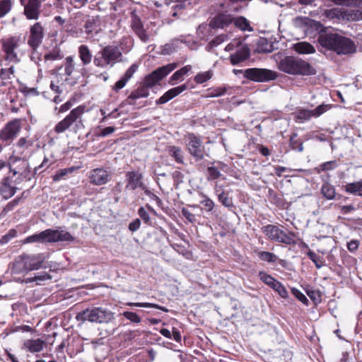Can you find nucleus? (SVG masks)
I'll use <instances>...</instances> for the list:
<instances>
[{
  "mask_svg": "<svg viewBox=\"0 0 362 362\" xmlns=\"http://www.w3.org/2000/svg\"><path fill=\"white\" fill-rule=\"evenodd\" d=\"M228 39L229 36L228 34L223 33L218 35L207 44V45L206 46V50L207 52H213L214 48L217 47L224 42L228 41Z\"/></svg>",
  "mask_w": 362,
  "mask_h": 362,
  "instance_id": "30",
  "label": "nucleus"
},
{
  "mask_svg": "<svg viewBox=\"0 0 362 362\" xmlns=\"http://www.w3.org/2000/svg\"><path fill=\"white\" fill-rule=\"evenodd\" d=\"M78 56L82 62L83 66L88 65L91 62L93 58L88 47L86 45H81L78 47Z\"/></svg>",
  "mask_w": 362,
  "mask_h": 362,
  "instance_id": "29",
  "label": "nucleus"
},
{
  "mask_svg": "<svg viewBox=\"0 0 362 362\" xmlns=\"http://www.w3.org/2000/svg\"><path fill=\"white\" fill-rule=\"evenodd\" d=\"M127 185L126 188L134 190L137 187L142 186V174L138 171H129L126 174Z\"/></svg>",
  "mask_w": 362,
  "mask_h": 362,
  "instance_id": "21",
  "label": "nucleus"
},
{
  "mask_svg": "<svg viewBox=\"0 0 362 362\" xmlns=\"http://www.w3.org/2000/svg\"><path fill=\"white\" fill-rule=\"evenodd\" d=\"M329 108L328 105H320L316 108L312 110L313 117H317L327 111Z\"/></svg>",
  "mask_w": 362,
  "mask_h": 362,
  "instance_id": "58",
  "label": "nucleus"
},
{
  "mask_svg": "<svg viewBox=\"0 0 362 362\" xmlns=\"http://www.w3.org/2000/svg\"><path fill=\"white\" fill-rule=\"evenodd\" d=\"M85 112V105H79L73 109L64 119L56 124L54 127L55 132L57 134L63 133L71 127L76 131L77 129L83 126L82 116Z\"/></svg>",
  "mask_w": 362,
  "mask_h": 362,
  "instance_id": "6",
  "label": "nucleus"
},
{
  "mask_svg": "<svg viewBox=\"0 0 362 362\" xmlns=\"http://www.w3.org/2000/svg\"><path fill=\"white\" fill-rule=\"evenodd\" d=\"M98 19L95 17H91L89 18L85 23L84 28L85 32L87 34H90L94 30H96V28L98 26Z\"/></svg>",
  "mask_w": 362,
  "mask_h": 362,
  "instance_id": "43",
  "label": "nucleus"
},
{
  "mask_svg": "<svg viewBox=\"0 0 362 362\" xmlns=\"http://www.w3.org/2000/svg\"><path fill=\"white\" fill-rule=\"evenodd\" d=\"M212 75H213V74L211 71L201 72V73L197 74L194 76V81L197 83H203L207 81L208 80H209L210 78H211Z\"/></svg>",
  "mask_w": 362,
  "mask_h": 362,
  "instance_id": "49",
  "label": "nucleus"
},
{
  "mask_svg": "<svg viewBox=\"0 0 362 362\" xmlns=\"http://www.w3.org/2000/svg\"><path fill=\"white\" fill-rule=\"evenodd\" d=\"M234 21V16L228 12H221L212 18L209 25L202 24L197 28V33L202 38L204 37V33L208 26L212 29L226 30Z\"/></svg>",
  "mask_w": 362,
  "mask_h": 362,
  "instance_id": "9",
  "label": "nucleus"
},
{
  "mask_svg": "<svg viewBox=\"0 0 362 362\" xmlns=\"http://www.w3.org/2000/svg\"><path fill=\"white\" fill-rule=\"evenodd\" d=\"M127 305L130 307H139V308H153L160 310L165 313H168L169 310L164 307L159 305L158 304L151 303H128Z\"/></svg>",
  "mask_w": 362,
  "mask_h": 362,
  "instance_id": "41",
  "label": "nucleus"
},
{
  "mask_svg": "<svg viewBox=\"0 0 362 362\" xmlns=\"http://www.w3.org/2000/svg\"><path fill=\"white\" fill-rule=\"evenodd\" d=\"M187 86L186 84H182L181 86L173 88L168 90L166 93H164L158 100L156 101V105H161L168 103L171 99L174 98L185 90H187Z\"/></svg>",
  "mask_w": 362,
  "mask_h": 362,
  "instance_id": "22",
  "label": "nucleus"
},
{
  "mask_svg": "<svg viewBox=\"0 0 362 362\" xmlns=\"http://www.w3.org/2000/svg\"><path fill=\"white\" fill-rule=\"evenodd\" d=\"M344 8H333L326 9L322 13V16L329 20H344Z\"/></svg>",
  "mask_w": 362,
  "mask_h": 362,
  "instance_id": "27",
  "label": "nucleus"
},
{
  "mask_svg": "<svg viewBox=\"0 0 362 362\" xmlns=\"http://www.w3.org/2000/svg\"><path fill=\"white\" fill-rule=\"evenodd\" d=\"M16 189H18L16 187L11 185L9 178L6 177L0 187V193L5 199H8L14 195Z\"/></svg>",
  "mask_w": 362,
  "mask_h": 362,
  "instance_id": "28",
  "label": "nucleus"
},
{
  "mask_svg": "<svg viewBox=\"0 0 362 362\" xmlns=\"http://www.w3.org/2000/svg\"><path fill=\"white\" fill-rule=\"evenodd\" d=\"M250 57V49L245 45H241L235 52L230 56V60L233 65H236L245 61Z\"/></svg>",
  "mask_w": 362,
  "mask_h": 362,
  "instance_id": "20",
  "label": "nucleus"
},
{
  "mask_svg": "<svg viewBox=\"0 0 362 362\" xmlns=\"http://www.w3.org/2000/svg\"><path fill=\"white\" fill-rule=\"evenodd\" d=\"M307 256L315 264L316 268L320 269L325 265V259L322 256L316 254L313 250H309Z\"/></svg>",
  "mask_w": 362,
  "mask_h": 362,
  "instance_id": "39",
  "label": "nucleus"
},
{
  "mask_svg": "<svg viewBox=\"0 0 362 362\" xmlns=\"http://www.w3.org/2000/svg\"><path fill=\"white\" fill-rule=\"evenodd\" d=\"M30 170L20 171L18 173V177L13 180L16 185H19L24 180L30 181L31 180Z\"/></svg>",
  "mask_w": 362,
  "mask_h": 362,
  "instance_id": "45",
  "label": "nucleus"
},
{
  "mask_svg": "<svg viewBox=\"0 0 362 362\" xmlns=\"http://www.w3.org/2000/svg\"><path fill=\"white\" fill-rule=\"evenodd\" d=\"M215 192L217 194L219 202H221L223 206L232 211L235 206L233 197L230 195V192L225 190L220 191L218 189H216Z\"/></svg>",
  "mask_w": 362,
  "mask_h": 362,
  "instance_id": "23",
  "label": "nucleus"
},
{
  "mask_svg": "<svg viewBox=\"0 0 362 362\" xmlns=\"http://www.w3.org/2000/svg\"><path fill=\"white\" fill-rule=\"evenodd\" d=\"M295 49L299 54H313L315 52V47L311 44L306 42L296 44Z\"/></svg>",
  "mask_w": 362,
  "mask_h": 362,
  "instance_id": "34",
  "label": "nucleus"
},
{
  "mask_svg": "<svg viewBox=\"0 0 362 362\" xmlns=\"http://www.w3.org/2000/svg\"><path fill=\"white\" fill-rule=\"evenodd\" d=\"M242 45L241 42L238 40H234L227 45L225 47L226 52H232L237 49Z\"/></svg>",
  "mask_w": 362,
  "mask_h": 362,
  "instance_id": "61",
  "label": "nucleus"
},
{
  "mask_svg": "<svg viewBox=\"0 0 362 362\" xmlns=\"http://www.w3.org/2000/svg\"><path fill=\"white\" fill-rule=\"evenodd\" d=\"M277 76L276 72L267 69L249 68L244 71V77L245 78L257 83H266L274 81Z\"/></svg>",
  "mask_w": 362,
  "mask_h": 362,
  "instance_id": "10",
  "label": "nucleus"
},
{
  "mask_svg": "<svg viewBox=\"0 0 362 362\" xmlns=\"http://www.w3.org/2000/svg\"><path fill=\"white\" fill-rule=\"evenodd\" d=\"M112 317L111 312L100 307L86 309L79 312L76 317L78 321H89L95 323L108 322Z\"/></svg>",
  "mask_w": 362,
  "mask_h": 362,
  "instance_id": "8",
  "label": "nucleus"
},
{
  "mask_svg": "<svg viewBox=\"0 0 362 362\" xmlns=\"http://www.w3.org/2000/svg\"><path fill=\"white\" fill-rule=\"evenodd\" d=\"M16 230L13 228H12L11 230H9V232L4 235L1 240H0V243L1 244H6L7 243L11 238H14L16 235Z\"/></svg>",
  "mask_w": 362,
  "mask_h": 362,
  "instance_id": "60",
  "label": "nucleus"
},
{
  "mask_svg": "<svg viewBox=\"0 0 362 362\" xmlns=\"http://www.w3.org/2000/svg\"><path fill=\"white\" fill-rule=\"evenodd\" d=\"M337 167L336 161H328L322 163L320 168L322 171L330 170Z\"/></svg>",
  "mask_w": 362,
  "mask_h": 362,
  "instance_id": "64",
  "label": "nucleus"
},
{
  "mask_svg": "<svg viewBox=\"0 0 362 362\" xmlns=\"http://www.w3.org/2000/svg\"><path fill=\"white\" fill-rule=\"evenodd\" d=\"M12 4L11 0L0 1V18L4 17L11 11Z\"/></svg>",
  "mask_w": 362,
  "mask_h": 362,
  "instance_id": "47",
  "label": "nucleus"
},
{
  "mask_svg": "<svg viewBox=\"0 0 362 362\" xmlns=\"http://www.w3.org/2000/svg\"><path fill=\"white\" fill-rule=\"evenodd\" d=\"M267 229L270 228V230H266L271 239L279 242L285 243L287 245L296 244V235L293 232H287L284 231L279 228H266Z\"/></svg>",
  "mask_w": 362,
  "mask_h": 362,
  "instance_id": "16",
  "label": "nucleus"
},
{
  "mask_svg": "<svg viewBox=\"0 0 362 362\" xmlns=\"http://www.w3.org/2000/svg\"><path fill=\"white\" fill-rule=\"evenodd\" d=\"M345 189L349 193L362 196V181L349 183L345 186Z\"/></svg>",
  "mask_w": 362,
  "mask_h": 362,
  "instance_id": "37",
  "label": "nucleus"
},
{
  "mask_svg": "<svg viewBox=\"0 0 362 362\" xmlns=\"http://www.w3.org/2000/svg\"><path fill=\"white\" fill-rule=\"evenodd\" d=\"M279 69L291 75L310 76L316 74L315 69L308 62L292 56L282 59L279 62Z\"/></svg>",
  "mask_w": 362,
  "mask_h": 362,
  "instance_id": "3",
  "label": "nucleus"
},
{
  "mask_svg": "<svg viewBox=\"0 0 362 362\" xmlns=\"http://www.w3.org/2000/svg\"><path fill=\"white\" fill-rule=\"evenodd\" d=\"M321 192L324 197L328 199H332L335 197V189L333 186L328 183L322 185Z\"/></svg>",
  "mask_w": 362,
  "mask_h": 362,
  "instance_id": "46",
  "label": "nucleus"
},
{
  "mask_svg": "<svg viewBox=\"0 0 362 362\" xmlns=\"http://www.w3.org/2000/svg\"><path fill=\"white\" fill-rule=\"evenodd\" d=\"M73 236L64 230L47 229L40 233L28 236L25 239L26 243H56L62 241H73Z\"/></svg>",
  "mask_w": 362,
  "mask_h": 362,
  "instance_id": "5",
  "label": "nucleus"
},
{
  "mask_svg": "<svg viewBox=\"0 0 362 362\" xmlns=\"http://www.w3.org/2000/svg\"><path fill=\"white\" fill-rule=\"evenodd\" d=\"M33 142L28 141L25 137L20 138L16 144L13 146L12 155L23 156L25 150L31 147Z\"/></svg>",
  "mask_w": 362,
  "mask_h": 362,
  "instance_id": "24",
  "label": "nucleus"
},
{
  "mask_svg": "<svg viewBox=\"0 0 362 362\" xmlns=\"http://www.w3.org/2000/svg\"><path fill=\"white\" fill-rule=\"evenodd\" d=\"M201 204L203 205L206 211H211L215 206L214 201L206 196H204V199L201 202Z\"/></svg>",
  "mask_w": 362,
  "mask_h": 362,
  "instance_id": "56",
  "label": "nucleus"
},
{
  "mask_svg": "<svg viewBox=\"0 0 362 362\" xmlns=\"http://www.w3.org/2000/svg\"><path fill=\"white\" fill-rule=\"evenodd\" d=\"M62 58V56L60 54V52L59 50H54L53 52H51L45 56V60H57L60 59Z\"/></svg>",
  "mask_w": 362,
  "mask_h": 362,
  "instance_id": "63",
  "label": "nucleus"
},
{
  "mask_svg": "<svg viewBox=\"0 0 362 362\" xmlns=\"http://www.w3.org/2000/svg\"><path fill=\"white\" fill-rule=\"evenodd\" d=\"M192 69V66L190 65H187L180 69L176 71L170 77V83H173L174 81L182 80V78L185 75L187 74Z\"/></svg>",
  "mask_w": 362,
  "mask_h": 362,
  "instance_id": "42",
  "label": "nucleus"
},
{
  "mask_svg": "<svg viewBox=\"0 0 362 362\" xmlns=\"http://www.w3.org/2000/svg\"><path fill=\"white\" fill-rule=\"evenodd\" d=\"M110 174L103 168H96L90 172V182L95 185H103L109 181Z\"/></svg>",
  "mask_w": 362,
  "mask_h": 362,
  "instance_id": "19",
  "label": "nucleus"
},
{
  "mask_svg": "<svg viewBox=\"0 0 362 362\" xmlns=\"http://www.w3.org/2000/svg\"><path fill=\"white\" fill-rule=\"evenodd\" d=\"M306 293L315 305L321 303L322 295L320 291L309 289L306 291Z\"/></svg>",
  "mask_w": 362,
  "mask_h": 362,
  "instance_id": "48",
  "label": "nucleus"
},
{
  "mask_svg": "<svg viewBox=\"0 0 362 362\" xmlns=\"http://www.w3.org/2000/svg\"><path fill=\"white\" fill-rule=\"evenodd\" d=\"M313 117L312 110L300 109L295 114V119L298 122H304Z\"/></svg>",
  "mask_w": 362,
  "mask_h": 362,
  "instance_id": "36",
  "label": "nucleus"
},
{
  "mask_svg": "<svg viewBox=\"0 0 362 362\" xmlns=\"http://www.w3.org/2000/svg\"><path fill=\"white\" fill-rule=\"evenodd\" d=\"M221 174L218 170V168L215 166H210L207 168V180H216L221 177Z\"/></svg>",
  "mask_w": 362,
  "mask_h": 362,
  "instance_id": "51",
  "label": "nucleus"
},
{
  "mask_svg": "<svg viewBox=\"0 0 362 362\" xmlns=\"http://www.w3.org/2000/svg\"><path fill=\"white\" fill-rule=\"evenodd\" d=\"M132 28L143 42H147L149 40V36L146 33V30L144 29V27L139 21L134 22L132 24Z\"/></svg>",
  "mask_w": 362,
  "mask_h": 362,
  "instance_id": "32",
  "label": "nucleus"
},
{
  "mask_svg": "<svg viewBox=\"0 0 362 362\" xmlns=\"http://www.w3.org/2000/svg\"><path fill=\"white\" fill-rule=\"evenodd\" d=\"M292 294L305 305H308L309 300L307 297L298 288H293L291 289Z\"/></svg>",
  "mask_w": 362,
  "mask_h": 362,
  "instance_id": "52",
  "label": "nucleus"
},
{
  "mask_svg": "<svg viewBox=\"0 0 362 362\" xmlns=\"http://www.w3.org/2000/svg\"><path fill=\"white\" fill-rule=\"evenodd\" d=\"M45 37V28L41 23L37 22L30 28L28 45L35 51L42 42Z\"/></svg>",
  "mask_w": 362,
  "mask_h": 362,
  "instance_id": "15",
  "label": "nucleus"
},
{
  "mask_svg": "<svg viewBox=\"0 0 362 362\" xmlns=\"http://www.w3.org/2000/svg\"><path fill=\"white\" fill-rule=\"evenodd\" d=\"M168 152L177 163H183V153L182 149L180 147L170 146L168 148Z\"/></svg>",
  "mask_w": 362,
  "mask_h": 362,
  "instance_id": "35",
  "label": "nucleus"
},
{
  "mask_svg": "<svg viewBox=\"0 0 362 362\" xmlns=\"http://www.w3.org/2000/svg\"><path fill=\"white\" fill-rule=\"evenodd\" d=\"M21 38L12 36L2 40V49L5 53V60L14 64L21 62L24 52L20 49Z\"/></svg>",
  "mask_w": 362,
  "mask_h": 362,
  "instance_id": "7",
  "label": "nucleus"
},
{
  "mask_svg": "<svg viewBox=\"0 0 362 362\" xmlns=\"http://www.w3.org/2000/svg\"><path fill=\"white\" fill-rule=\"evenodd\" d=\"M318 42L322 47L335 52L337 54H349L356 51L354 42L338 33H325L320 35Z\"/></svg>",
  "mask_w": 362,
  "mask_h": 362,
  "instance_id": "1",
  "label": "nucleus"
},
{
  "mask_svg": "<svg viewBox=\"0 0 362 362\" xmlns=\"http://www.w3.org/2000/svg\"><path fill=\"white\" fill-rule=\"evenodd\" d=\"M257 255L261 260L269 263H274L278 259V257L270 252L260 251L258 252Z\"/></svg>",
  "mask_w": 362,
  "mask_h": 362,
  "instance_id": "44",
  "label": "nucleus"
},
{
  "mask_svg": "<svg viewBox=\"0 0 362 362\" xmlns=\"http://www.w3.org/2000/svg\"><path fill=\"white\" fill-rule=\"evenodd\" d=\"M226 88H218L214 90H213L211 92H210L206 97V98H216L219 97L225 94L226 93Z\"/></svg>",
  "mask_w": 362,
  "mask_h": 362,
  "instance_id": "62",
  "label": "nucleus"
},
{
  "mask_svg": "<svg viewBox=\"0 0 362 362\" xmlns=\"http://www.w3.org/2000/svg\"><path fill=\"white\" fill-rule=\"evenodd\" d=\"M131 47L125 50L115 45H109L103 47L93 57V64L96 67L110 69L116 64L122 61V53L129 52Z\"/></svg>",
  "mask_w": 362,
  "mask_h": 362,
  "instance_id": "2",
  "label": "nucleus"
},
{
  "mask_svg": "<svg viewBox=\"0 0 362 362\" xmlns=\"http://www.w3.org/2000/svg\"><path fill=\"white\" fill-rule=\"evenodd\" d=\"M123 316L134 323H139L141 321V319L139 315L134 312L125 311L123 313Z\"/></svg>",
  "mask_w": 362,
  "mask_h": 362,
  "instance_id": "53",
  "label": "nucleus"
},
{
  "mask_svg": "<svg viewBox=\"0 0 362 362\" xmlns=\"http://www.w3.org/2000/svg\"><path fill=\"white\" fill-rule=\"evenodd\" d=\"M177 63L168 64L165 66L158 68L144 79L143 84L148 88H152L159 83L163 78L177 68Z\"/></svg>",
  "mask_w": 362,
  "mask_h": 362,
  "instance_id": "12",
  "label": "nucleus"
},
{
  "mask_svg": "<svg viewBox=\"0 0 362 362\" xmlns=\"http://www.w3.org/2000/svg\"><path fill=\"white\" fill-rule=\"evenodd\" d=\"M355 7L356 8L344 9V20L351 21L362 20V5Z\"/></svg>",
  "mask_w": 362,
  "mask_h": 362,
  "instance_id": "26",
  "label": "nucleus"
},
{
  "mask_svg": "<svg viewBox=\"0 0 362 362\" xmlns=\"http://www.w3.org/2000/svg\"><path fill=\"white\" fill-rule=\"evenodd\" d=\"M21 122L14 119L8 122L0 131V140L6 145H9L17 137L21 130Z\"/></svg>",
  "mask_w": 362,
  "mask_h": 362,
  "instance_id": "13",
  "label": "nucleus"
},
{
  "mask_svg": "<svg viewBox=\"0 0 362 362\" xmlns=\"http://www.w3.org/2000/svg\"><path fill=\"white\" fill-rule=\"evenodd\" d=\"M296 136V134H294L291 136L290 144L293 149H297L298 151L301 152L303 150V143L295 140Z\"/></svg>",
  "mask_w": 362,
  "mask_h": 362,
  "instance_id": "55",
  "label": "nucleus"
},
{
  "mask_svg": "<svg viewBox=\"0 0 362 362\" xmlns=\"http://www.w3.org/2000/svg\"><path fill=\"white\" fill-rule=\"evenodd\" d=\"M273 45L267 39L260 37L258 39L256 46V52L258 53H269L273 51Z\"/></svg>",
  "mask_w": 362,
  "mask_h": 362,
  "instance_id": "31",
  "label": "nucleus"
},
{
  "mask_svg": "<svg viewBox=\"0 0 362 362\" xmlns=\"http://www.w3.org/2000/svg\"><path fill=\"white\" fill-rule=\"evenodd\" d=\"M43 253L28 255L25 253L20 255L16 260L12 267V273L20 274L40 269L45 260Z\"/></svg>",
  "mask_w": 362,
  "mask_h": 362,
  "instance_id": "4",
  "label": "nucleus"
},
{
  "mask_svg": "<svg viewBox=\"0 0 362 362\" xmlns=\"http://www.w3.org/2000/svg\"><path fill=\"white\" fill-rule=\"evenodd\" d=\"M272 289L278 293V294L283 298H287L288 296V293L286 287L279 281L276 284L275 286L272 288Z\"/></svg>",
  "mask_w": 362,
  "mask_h": 362,
  "instance_id": "50",
  "label": "nucleus"
},
{
  "mask_svg": "<svg viewBox=\"0 0 362 362\" xmlns=\"http://www.w3.org/2000/svg\"><path fill=\"white\" fill-rule=\"evenodd\" d=\"M45 0H29L24 6V14L29 20H37L40 16V8Z\"/></svg>",
  "mask_w": 362,
  "mask_h": 362,
  "instance_id": "18",
  "label": "nucleus"
},
{
  "mask_svg": "<svg viewBox=\"0 0 362 362\" xmlns=\"http://www.w3.org/2000/svg\"><path fill=\"white\" fill-rule=\"evenodd\" d=\"M138 66L136 64H133L124 73L122 76L127 81L133 76L134 73L137 71Z\"/></svg>",
  "mask_w": 362,
  "mask_h": 362,
  "instance_id": "59",
  "label": "nucleus"
},
{
  "mask_svg": "<svg viewBox=\"0 0 362 362\" xmlns=\"http://www.w3.org/2000/svg\"><path fill=\"white\" fill-rule=\"evenodd\" d=\"M64 67L66 76L65 81H71L76 83L86 73L85 68L81 64L76 62L72 56H69L65 59Z\"/></svg>",
  "mask_w": 362,
  "mask_h": 362,
  "instance_id": "11",
  "label": "nucleus"
},
{
  "mask_svg": "<svg viewBox=\"0 0 362 362\" xmlns=\"http://www.w3.org/2000/svg\"><path fill=\"white\" fill-rule=\"evenodd\" d=\"M258 276L264 284L269 286L271 288L275 286L276 284L278 281V280H276L275 278H274L270 274H267L266 272L264 271H260L258 273Z\"/></svg>",
  "mask_w": 362,
  "mask_h": 362,
  "instance_id": "38",
  "label": "nucleus"
},
{
  "mask_svg": "<svg viewBox=\"0 0 362 362\" xmlns=\"http://www.w3.org/2000/svg\"><path fill=\"white\" fill-rule=\"evenodd\" d=\"M233 23H234L235 27L240 28L242 30H252L249 21L243 16H240L238 18L234 17V21Z\"/></svg>",
  "mask_w": 362,
  "mask_h": 362,
  "instance_id": "40",
  "label": "nucleus"
},
{
  "mask_svg": "<svg viewBox=\"0 0 362 362\" xmlns=\"http://www.w3.org/2000/svg\"><path fill=\"white\" fill-rule=\"evenodd\" d=\"M334 4L344 6H358L355 0H331Z\"/></svg>",
  "mask_w": 362,
  "mask_h": 362,
  "instance_id": "57",
  "label": "nucleus"
},
{
  "mask_svg": "<svg viewBox=\"0 0 362 362\" xmlns=\"http://www.w3.org/2000/svg\"><path fill=\"white\" fill-rule=\"evenodd\" d=\"M9 172L17 175L20 171L30 170L28 161L23 157L17 155H11L8 160Z\"/></svg>",
  "mask_w": 362,
  "mask_h": 362,
  "instance_id": "17",
  "label": "nucleus"
},
{
  "mask_svg": "<svg viewBox=\"0 0 362 362\" xmlns=\"http://www.w3.org/2000/svg\"><path fill=\"white\" fill-rule=\"evenodd\" d=\"M45 344V341L37 339H28L26 340L23 346L24 347L31 353H36L41 351Z\"/></svg>",
  "mask_w": 362,
  "mask_h": 362,
  "instance_id": "25",
  "label": "nucleus"
},
{
  "mask_svg": "<svg viewBox=\"0 0 362 362\" xmlns=\"http://www.w3.org/2000/svg\"><path fill=\"white\" fill-rule=\"evenodd\" d=\"M72 172L71 168H64L59 170L53 176V180L57 182L64 178L69 173Z\"/></svg>",
  "mask_w": 362,
  "mask_h": 362,
  "instance_id": "54",
  "label": "nucleus"
},
{
  "mask_svg": "<svg viewBox=\"0 0 362 362\" xmlns=\"http://www.w3.org/2000/svg\"><path fill=\"white\" fill-rule=\"evenodd\" d=\"M186 146L189 153L197 160H202L204 157V149L202 141L194 134H188L186 137Z\"/></svg>",
  "mask_w": 362,
  "mask_h": 362,
  "instance_id": "14",
  "label": "nucleus"
},
{
  "mask_svg": "<svg viewBox=\"0 0 362 362\" xmlns=\"http://www.w3.org/2000/svg\"><path fill=\"white\" fill-rule=\"evenodd\" d=\"M148 88L142 83V86L138 88L131 93L127 100H136L141 98H146L148 95Z\"/></svg>",
  "mask_w": 362,
  "mask_h": 362,
  "instance_id": "33",
  "label": "nucleus"
}]
</instances>
